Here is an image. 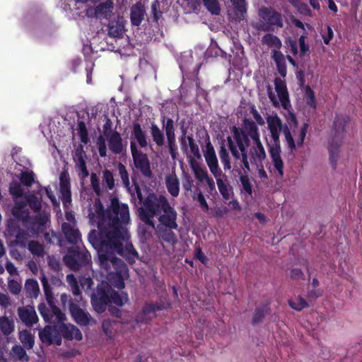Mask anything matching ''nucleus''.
<instances>
[{
  "label": "nucleus",
  "instance_id": "f257e3e1",
  "mask_svg": "<svg viewBox=\"0 0 362 362\" xmlns=\"http://www.w3.org/2000/svg\"><path fill=\"white\" fill-rule=\"evenodd\" d=\"M88 217L91 224H96L98 230H91L88 235L89 243L97 250L99 265L101 269L108 270L112 258L117 254L125 259L129 264H134L139 258V253L132 243H126L127 231L123 224L130 221L129 206L119 203L117 197L110 198V204L106 209L100 198H95L93 208L88 209Z\"/></svg>",
  "mask_w": 362,
  "mask_h": 362
},
{
  "label": "nucleus",
  "instance_id": "f03ea898",
  "mask_svg": "<svg viewBox=\"0 0 362 362\" xmlns=\"http://www.w3.org/2000/svg\"><path fill=\"white\" fill-rule=\"evenodd\" d=\"M160 122L163 129H160L155 122L151 123L149 132L152 141L158 147H162L165 144V135L169 153L174 159L176 158L177 150L175 122L173 119L165 116L161 117Z\"/></svg>",
  "mask_w": 362,
  "mask_h": 362
},
{
  "label": "nucleus",
  "instance_id": "7ed1b4c3",
  "mask_svg": "<svg viewBox=\"0 0 362 362\" xmlns=\"http://www.w3.org/2000/svg\"><path fill=\"white\" fill-rule=\"evenodd\" d=\"M142 205L139 209L141 221L152 229H155L153 218L162 213L170 204L164 195H158L151 191L148 192Z\"/></svg>",
  "mask_w": 362,
  "mask_h": 362
},
{
  "label": "nucleus",
  "instance_id": "20e7f679",
  "mask_svg": "<svg viewBox=\"0 0 362 362\" xmlns=\"http://www.w3.org/2000/svg\"><path fill=\"white\" fill-rule=\"evenodd\" d=\"M349 121L350 118L347 115H337L334 117L332 130V138L329 141L328 146L329 162L333 169L337 168L339 148L343 143L345 127Z\"/></svg>",
  "mask_w": 362,
  "mask_h": 362
},
{
  "label": "nucleus",
  "instance_id": "39448f33",
  "mask_svg": "<svg viewBox=\"0 0 362 362\" xmlns=\"http://www.w3.org/2000/svg\"><path fill=\"white\" fill-rule=\"evenodd\" d=\"M260 23L257 28L264 32L273 31L275 28L284 27V17L281 13L272 7L262 6L259 8Z\"/></svg>",
  "mask_w": 362,
  "mask_h": 362
},
{
  "label": "nucleus",
  "instance_id": "423d86ee",
  "mask_svg": "<svg viewBox=\"0 0 362 362\" xmlns=\"http://www.w3.org/2000/svg\"><path fill=\"white\" fill-rule=\"evenodd\" d=\"M232 133L238 146V140H240L245 146H250V139L253 141L260 140L258 127L251 119L245 118L243 120L242 127H233Z\"/></svg>",
  "mask_w": 362,
  "mask_h": 362
},
{
  "label": "nucleus",
  "instance_id": "0eeeda50",
  "mask_svg": "<svg viewBox=\"0 0 362 362\" xmlns=\"http://www.w3.org/2000/svg\"><path fill=\"white\" fill-rule=\"evenodd\" d=\"M112 287L106 281L98 284L90 295V303L94 310L98 313H103L110 303V295Z\"/></svg>",
  "mask_w": 362,
  "mask_h": 362
},
{
  "label": "nucleus",
  "instance_id": "6e6552de",
  "mask_svg": "<svg viewBox=\"0 0 362 362\" xmlns=\"http://www.w3.org/2000/svg\"><path fill=\"white\" fill-rule=\"evenodd\" d=\"M91 259L90 254L86 249L80 250L78 247H70L64 257L65 264L73 271H78L86 266Z\"/></svg>",
  "mask_w": 362,
  "mask_h": 362
},
{
  "label": "nucleus",
  "instance_id": "1a4fd4ad",
  "mask_svg": "<svg viewBox=\"0 0 362 362\" xmlns=\"http://www.w3.org/2000/svg\"><path fill=\"white\" fill-rule=\"evenodd\" d=\"M130 150L135 168L141 173L144 177L151 179L153 177V171L147 154L139 150L135 141L130 142Z\"/></svg>",
  "mask_w": 362,
  "mask_h": 362
},
{
  "label": "nucleus",
  "instance_id": "9d476101",
  "mask_svg": "<svg viewBox=\"0 0 362 362\" xmlns=\"http://www.w3.org/2000/svg\"><path fill=\"white\" fill-rule=\"evenodd\" d=\"M113 263H110V269H108V279L112 284L119 288H124V276L127 274L128 268L124 262L119 258H112Z\"/></svg>",
  "mask_w": 362,
  "mask_h": 362
},
{
  "label": "nucleus",
  "instance_id": "9b49d317",
  "mask_svg": "<svg viewBox=\"0 0 362 362\" xmlns=\"http://www.w3.org/2000/svg\"><path fill=\"white\" fill-rule=\"evenodd\" d=\"M57 327L47 325L43 329L39 331V338L42 343L46 345L62 344V337Z\"/></svg>",
  "mask_w": 362,
  "mask_h": 362
},
{
  "label": "nucleus",
  "instance_id": "f8f14e48",
  "mask_svg": "<svg viewBox=\"0 0 362 362\" xmlns=\"http://www.w3.org/2000/svg\"><path fill=\"white\" fill-rule=\"evenodd\" d=\"M204 156L213 175L214 177H218L220 175H222V170L218 166L214 148L210 141L206 144L205 149L204 150Z\"/></svg>",
  "mask_w": 362,
  "mask_h": 362
},
{
  "label": "nucleus",
  "instance_id": "ddd939ff",
  "mask_svg": "<svg viewBox=\"0 0 362 362\" xmlns=\"http://www.w3.org/2000/svg\"><path fill=\"white\" fill-rule=\"evenodd\" d=\"M165 309V303L163 301L145 304L141 313L138 315L137 321L144 324H148L155 317V313Z\"/></svg>",
  "mask_w": 362,
  "mask_h": 362
},
{
  "label": "nucleus",
  "instance_id": "4468645a",
  "mask_svg": "<svg viewBox=\"0 0 362 362\" xmlns=\"http://www.w3.org/2000/svg\"><path fill=\"white\" fill-rule=\"evenodd\" d=\"M69 312L74 321L80 326L88 325L92 320L90 315L80 308L76 303L71 302Z\"/></svg>",
  "mask_w": 362,
  "mask_h": 362
},
{
  "label": "nucleus",
  "instance_id": "2eb2a0df",
  "mask_svg": "<svg viewBox=\"0 0 362 362\" xmlns=\"http://www.w3.org/2000/svg\"><path fill=\"white\" fill-rule=\"evenodd\" d=\"M157 216L159 223L157 226H165L168 228H178L177 223V213L171 206H168L162 213Z\"/></svg>",
  "mask_w": 362,
  "mask_h": 362
},
{
  "label": "nucleus",
  "instance_id": "dca6fc26",
  "mask_svg": "<svg viewBox=\"0 0 362 362\" xmlns=\"http://www.w3.org/2000/svg\"><path fill=\"white\" fill-rule=\"evenodd\" d=\"M267 122L273 140L272 144H280L279 133L284 129V124H282L281 119L275 115L268 116Z\"/></svg>",
  "mask_w": 362,
  "mask_h": 362
},
{
  "label": "nucleus",
  "instance_id": "f3484780",
  "mask_svg": "<svg viewBox=\"0 0 362 362\" xmlns=\"http://www.w3.org/2000/svg\"><path fill=\"white\" fill-rule=\"evenodd\" d=\"M255 146H252L248 151L250 162L257 168L262 165V163L266 158V152L260 140L253 141Z\"/></svg>",
  "mask_w": 362,
  "mask_h": 362
},
{
  "label": "nucleus",
  "instance_id": "a211bd4d",
  "mask_svg": "<svg viewBox=\"0 0 362 362\" xmlns=\"http://www.w3.org/2000/svg\"><path fill=\"white\" fill-rule=\"evenodd\" d=\"M18 315L21 322L27 327H33L38 321L34 307L28 305L18 309Z\"/></svg>",
  "mask_w": 362,
  "mask_h": 362
},
{
  "label": "nucleus",
  "instance_id": "6ab92c4d",
  "mask_svg": "<svg viewBox=\"0 0 362 362\" xmlns=\"http://www.w3.org/2000/svg\"><path fill=\"white\" fill-rule=\"evenodd\" d=\"M274 82L275 90L277 93L279 99L281 103L283 108L285 110H288V108L291 107V104L289 101L288 92L287 90L285 81L276 77L275 78Z\"/></svg>",
  "mask_w": 362,
  "mask_h": 362
},
{
  "label": "nucleus",
  "instance_id": "aec40b11",
  "mask_svg": "<svg viewBox=\"0 0 362 362\" xmlns=\"http://www.w3.org/2000/svg\"><path fill=\"white\" fill-rule=\"evenodd\" d=\"M86 153L83 150V146H80L76 148L74 156V161L75 166L78 170V175L84 179L89 175V172L87 169L86 163L85 160Z\"/></svg>",
  "mask_w": 362,
  "mask_h": 362
},
{
  "label": "nucleus",
  "instance_id": "412c9836",
  "mask_svg": "<svg viewBox=\"0 0 362 362\" xmlns=\"http://www.w3.org/2000/svg\"><path fill=\"white\" fill-rule=\"evenodd\" d=\"M107 138L109 149L112 153L119 155L124 151L126 144H123L120 133L113 131Z\"/></svg>",
  "mask_w": 362,
  "mask_h": 362
},
{
  "label": "nucleus",
  "instance_id": "4be33fe9",
  "mask_svg": "<svg viewBox=\"0 0 362 362\" xmlns=\"http://www.w3.org/2000/svg\"><path fill=\"white\" fill-rule=\"evenodd\" d=\"M269 152L274 168L277 170L279 175L282 177L284 175V162L281 157L280 144L270 145Z\"/></svg>",
  "mask_w": 362,
  "mask_h": 362
},
{
  "label": "nucleus",
  "instance_id": "5701e85b",
  "mask_svg": "<svg viewBox=\"0 0 362 362\" xmlns=\"http://www.w3.org/2000/svg\"><path fill=\"white\" fill-rule=\"evenodd\" d=\"M271 303V300H267L262 302L257 307H256L251 320L252 325H256L262 322L265 316L270 313Z\"/></svg>",
  "mask_w": 362,
  "mask_h": 362
},
{
  "label": "nucleus",
  "instance_id": "b1692460",
  "mask_svg": "<svg viewBox=\"0 0 362 362\" xmlns=\"http://www.w3.org/2000/svg\"><path fill=\"white\" fill-rule=\"evenodd\" d=\"M178 228H168L165 226H155V229L158 236L166 242L167 243L174 245L177 243V239L173 230H177Z\"/></svg>",
  "mask_w": 362,
  "mask_h": 362
},
{
  "label": "nucleus",
  "instance_id": "393cba45",
  "mask_svg": "<svg viewBox=\"0 0 362 362\" xmlns=\"http://www.w3.org/2000/svg\"><path fill=\"white\" fill-rule=\"evenodd\" d=\"M187 141L188 142V146L190 148L191 153L194 155V156L197 158H201V153L199 151V146L195 142L192 135L186 136V131H182V135L180 138V144L182 146V149L186 151L187 147Z\"/></svg>",
  "mask_w": 362,
  "mask_h": 362
},
{
  "label": "nucleus",
  "instance_id": "a878e982",
  "mask_svg": "<svg viewBox=\"0 0 362 362\" xmlns=\"http://www.w3.org/2000/svg\"><path fill=\"white\" fill-rule=\"evenodd\" d=\"M146 11L141 2L134 4L130 10V20L133 25L139 26L144 18Z\"/></svg>",
  "mask_w": 362,
  "mask_h": 362
},
{
  "label": "nucleus",
  "instance_id": "bb28decb",
  "mask_svg": "<svg viewBox=\"0 0 362 362\" xmlns=\"http://www.w3.org/2000/svg\"><path fill=\"white\" fill-rule=\"evenodd\" d=\"M62 232L66 240L71 244H76L81 240V234L78 229H76L70 223L64 222L62 225Z\"/></svg>",
  "mask_w": 362,
  "mask_h": 362
},
{
  "label": "nucleus",
  "instance_id": "cd10ccee",
  "mask_svg": "<svg viewBox=\"0 0 362 362\" xmlns=\"http://www.w3.org/2000/svg\"><path fill=\"white\" fill-rule=\"evenodd\" d=\"M113 6V2L111 0L100 3L95 8L94 16L97 18H107L112 12Z\"/></svg>",
  "mask_w": 362,
  "mask_h": 362
},
{
  "label": "nucleus",
  "instance_id": "c85d7f7f",
  "mask_svg": "<svg viewBox=\"0 0 362 362\" xmlns=\"http://www.w3.org/2000/svg\"><path fill=\"white\" fill-rule=\"evenodd\" d=\"M132 136L141 148H146L148 146L146 134L141 124L136 122L132 124Z\"/></svg>",
  "mask_w": 362,
  "mask_h": 362
},
{
  "label": "nucleus",
  "instance_id": "c756f323",
  "mask_svg": "<svg viewBox=\"0 0 362 362\" xmlns=\"http://www.w3.org/2000/svg\"><path fill=\"white\" fill-rule=\"evenodd\" d=\"M165 185L169 194L177 197L180 193V182L175 174L167 175L165 177Z\"/></svg>",
  "mask_w": 362,
  "mask_h": 362
},
{
  "label": "nucleus",
  "instance_id": "7c9ffc66",
  "mask_svg": "<svg viewBox=\"0 0 362 362\" xmlns=\"http://www.w3.org/2000/svg\"><path fill=\"white\" fill-rule=\"evenodd\" d=\"M272 59L275 62L279 74L283 78L286 77L287 69L285 57L283 53L279 50H272Z\"/></svg>",
  "mask_w": 362,
  "mask_h": 362
},
{
  "label": "nucleus",
  "instance_id": "2f4dec72",
  "mask_svg": "<svg viewBox=\"0 0 362 362\" xmlns=\"http://www.w3.org/2000/svg\"><path fill=\"white\" fill-rule=\"evenodd\" d=\"M124 25L123 23L119 20L110 21L107 25V33L110 37H120L123 35Z\"/></svg>",
  "mask_w": 362,
  "mask_h": 362
},
{
  "label": "nucleus",
  "instance_id": "473e14b6",
  "mask_svg": "<svg viewBox=\"0 0 362 362\" xmlns=\"http://www.w3.org/2000/svg\"><path fill=\"white\" fill-rule=\"evenodd\" d=\"M222 175H220L218 177H215L216 179V184L220 194H221L223 199L226 201L229 200L230 199V195L233 194V189L230 186V185L224 182L222 179ZM223 176H225L223 175Z\"/></svg>",
  "mask_w": 362,
  "mask_h": 362
},
{
  "label": "nucleus",
  "instance_id": "72a5a7b5",
  "mask_svg": "<svg viewBox=\"0 0 362 362\" xmlns=\"http://www.w3.org/2000/svg\"><path fill=\"white\" fill-rule=\"evenodd\" d=\"M12 214L16 219L21 221L25 224L28 223L31 220L28 210L25 209V206L23 204L15 206L12 209Z\"/></svg>",
  "mask_w": 362,
  "mask_h": 362
},
{
  "label": "nucleus",
  "instance_id": "f704fd0d",
  "mask_svg": "<svg viewBox=\"0 0 362 362\" xmlns=\"http://www.w3.org/2000/svg\"><path fill=\"white\" fill-rule=\"evenodd\" d=\"M26 297L29 298H37L40 293V287L37 280L28 279L25 283Z\"/></svg>",
  "mask_w": 362,
  "mask_h": 362
},
{
  "label": "nucleus",
  "instance_id": "c9c22d12",
  "mask_svg": "<svg viewBox=\"0 0 362 362\" xmlns=\"http://www.w3.org/2000/svg\"><path fill=\"white\" fill-rule=\"evenodd\" d=\"M25 349V348L21 346V345H14L11 351V356L12 360L15 362H28L30 358L28 356Z\"/></svg>",
  "mask_w": 362,
  "mask_h": 362
},
{
  "label": "nucleus",
  "instance_id": "e433bc0d",
  "mask_svg": "<svg viewBox=\"0 0 362 362\" xmlns=\"http://www.w3.org/2000/svg\"><path fill=\"white\" fill-rule=\"evenodd\" d=\"M48 221L46 215L39 214L35 216H31V220L28 222L31 225V229L40 232L45 229V225Z\"/></svg>",
  "mask_w": 362,
  "mask_h": 362
},
{
  "label": "nucleus",
  "instance_id": "4c0bfd02",
  "mask_svg": "<svg viewBox=\"0 0 362 362\" xmlns=\"http://www.w3.org/2000/svg\"><path fill=\"white\" fill-rule=\"evenodd\" d=\"M102 187L107 190H112L115 187V180L112 172L110 170L105 169L102 173Z\"/></svg>",
  "mask_w": 362,
  "mask_h": 362
},
{
  "label": "nucleus",
  "instance_id": "58836bf2",
  "mask_svg": "<svg viewBox=\"0 0 362 362\" xmlns=\"http://www.w3.org/2000/svg\"><path fill=\"white\" fill-rule=\"evenodd\" d=\"M49 305L51 307L52 322H54V324L58 327L64 324L66 320L65 314L54 305V302L52 303V304H49Z\"/></svg>",
  "mask_w": 362,
  "mask_h": 362
},
{
  "label": "nucleus",
  "instance_id": "ea45409f",
  "mask_svg": "<svg viewBox=\"0 0 362 362\" xmlns=\"http://www.w3.org/2000/svg\"><path fill=\"white\" fill-rule=\"evenodd\" d=\"M15 325L13 320L7 316L0 317V331L4 336H8L13 332Z\"/></svg>",
  "mask_w": 362,
  "mask_h": 362
},
{
  "label": "nucleus",
  "instance_id": "a19ab883",
  "mask_svg": "<svg viewBox=\"0 0 362 362\" xmlns=\"http://www.w3.org/2000/svg\"><path fill=\"white\" fill-rule=\"evenodd\" d=\"M19 340L23 344V347L27 349H31L35 344V337L30 331L24 329L19 332Z\"/></svg>",
  "mask_w": 362,
  "mask_h": 362
},
{
  "label": "nucleus",
  "instance_id": "79ce46f5",
  "mask_svg": "<svg viewBox=\"0 0 362 362\" xmlns=\"http://www.w3.org/2000/svg\"><path fill=\"white\" fill-rule=\"evenodd\" d=\"M109 297L110 303H114L119 307L123 306L129 300L128 295L127 293L122 292V293H119L112 288Z\"/></svg>",
  "mask_w": 362,
  "mask_h": 362
},
{
  "label": "nucleus",
  "instance_id": "37998d69",
  "mask_svg": "<svg viewBox=\"0 0 362 362\" xmlns=\"http://www.w3.org/2000/svg\"><path fill=\"white\" fill-rule=\"evenodd\" d=\"M262 43L267 45L269 47H274L275 50H279L282 46L281 40L272 33H267L262 37Z\"/></svg>",
  "mask_w": 362,
  "mask_h": 362
},
{
  "label": "nucleus",
  "instance_id": "c03bdc74",
  "mask_svg": "<svg viewBox=\"0 0 362 362\" xmlns=\"http://www.w3.org/2000/svg\"><path fill=\"white\" fill-rule=\"evenodd\" d=\"M189 163L197 179H198L200 181H203L205 180V179H206L209 177L206 170H204L200 166V165L194 160V158H190Z\"/></svg>",
  "mask_w": 362,
  "mask_h": 362
},
{
  "label": "nucleus",
  "instance_id": "a18cd8bd",
  "mask_svg": "<svg viewBox=\"0 0 362 362\" xmlns=\"http://www.w3.org/2000/svg\"><path fill=\"white\" fill-rule=\"evenodd\" d=\"M117 170L119 173V175L121 178L122 184L124 187L131 193L133 196L134 193L132 192V189L130 187V181H129V175L127 170L126 166L122 163H118L117 164Z\"/></svg>",
  "mask_w": 362,
  "mask_h": 362
},
{
  "label": "nucleus",
  "instance_id": "49530a36",
  "mask_svg": "<svg viewBox=\"0 0 362 362\" xmlns=\"http://www.w3.org/2000/svg\"><path fill=\"white\" fill-rule=\"evenodd\" d=\"M40 279L41 281V283H42V285L43 287L46 300H47L48 304H52V303H53V301H54V296L52 292V288L49 284L48 279L46 277V276L45 275V274H42Z\"/></svg>",
  "mask_w": 362,
  "mask_h": 362
},
{
  "label": "nucleus",
  "instance_id": "de8ad7c7",
  "mask_svg": "<svg viewBox=\"0 0 362 362\" xmlns=\"http://www.w3.org/2000/svg\"><path fill=\"white\" fill-rule=\"evenodd\" d=\"M14 237L16 239L13 241V245H18L22 248H25L26 247L27 241L29 238L28 231L21 228Z\"/></svg>",
  "mask_w": 362,
  "mask_h": 362
},
{
  "label": "nucleus",
  "instance_id": "09e8293b",
  "mask_svg": "<svg viewBox=\"0 0 362 362\" xmlns=\"http://www.w3.org/2000/svg\"><path fill=\"white\" fill-rule=\"evenodd\" d=\"M288 303L289 306L296 311H301L303 309L310 307L309 303L301 296H298L296 300H288Z\"/></svg>",
  "mask_w": 362,
  "mask_h": 362
},
{
  "label": "nucleus",
  "instance_id": "8fccbe9b",
  "mask_svg": "<svg viewBox=\"0 0 362 362\" xmlns=\"http://www.w3.org/2000/svg\"><path fill=\"white\" fill-rule=\"evenodd\" d=\"M28 250L35 256L43 257L45 254L44 246L36 240H30L28 243Z\"/></svg>",
  "mask_w": 362,
  "mask_h": 362
},
{
  "label": "nucleus",
  "instance_id": "3c124183",
  "mask_svg": "<svg viewBox=\"0 0 362 362\" xmlns=\"http://www.w3.org/2000/svg\"><path fill=\"white\" fill-rule=\"evenodd\" d=\"M238 148L240 151L243 152V159L241 160L242 165L240 168L243 170H246L247 171H250V163H249V156H248V150L247 148L249 146H245L243 144L240 140H238Z\"/></svg>",
  "mask_w": 362,
  "mask_h": 362
},
{
  "label": "nucleus",
  "instance_id": "603ef678",
  "mask_svg": "<svg viewBox=\"0 0 362 362\" xmlns=\"http://www.w3.org/2000/svg\"><path fill=\"white\" fill-rule=\"evenodd\" d=\"M221 162L223 166L224 170H228L231 168V163L229 153L224 146H221L218 152Z\"/></svg>",
  "mask_w": 362,
  "mask_h": 362
},
{
  "label": "nucleus",
  "instance_id": "864d4df0",
  "mask_svg": "<svg viewBox=\"0 0 362 362\" xmlns=\"http://www.w3.org/2000/svg\"><path fill=\"white\" fill-rule=\"evenodd\" d=\"M305 98L307 105L313 110H315L317 107L315 95L309 85L305 87Z\"/></svg>",
  "mask_w": 362,
  "mask_h": 362
},
{
  "label": "nucleus",
  "instance_id": "5fc2aeb1",
  "mask_svg": "<svg viewBox=\"0 0 362 362\" xmlns=\"http://www.w3.org/2000/svg\"><path fill=\"white\" fill-rule=\"evenodd\" d=\"M227 140H228V148H229L234 160H235V162H237L238 160L241 161V160L243 159V152L239 150L237 144L234 143V141L232 140L231 137L228 136Z\"/></svg>",
  "mask_w": 362,
  "mask_h": 362
},
{
  "label": "nucleus",
  "instance_id": "6e6d98bb",
  "mask_svg": "<svg viewBox=\"0 0 362 362\" xmlns=\"http://www.w3.org/2000/svg\"><path fill=\"white\" fill-rule=\"evenodd\" d=\"M205 8L213 15H218L221 8L218 0H202Z\"/></svg>",
  "mask_w": 362,
  "mask_h": 362
},
{
  "label": "nucleus",
  "instance_id": "4d7b16f0",
  "mask_svg": "<svg viewBox=\"0 0 362 362\" xmlns=\"http://www.w3.org/2000/svg\"><path fill=\"white\" fill-rule=\"evenodd\" d=\"M30 208L35 213H38L42 208V201L34 194H30L26 197Z\"/></svg>",
  "mask_w": 362,
  "mask_h": 362
},
{
  "label": "nucleus",
  "instance_id": "13d9d810",
  "mask_svg": "<svg viewBox=\"0 0 362 362\" xmlns=\"http://www.w3.org/2000/svg\"><path fill=\"white\" fill-rule=\"evenodd\" d=\"M78 134L82 143L87 144L89 142L88 132L83 121L78 122Z\"/></svg>",
  "mask_w": 362,
  "mask_h": 362
},
{
  "label": "nucleus",
  "instance_id": "bf43d9fd",
  "mask_svg": "<svg viewBox=\"0 0 362 362\" xmlns=\"http://www.w3.org/2000/svg\"><path fill=\"white\" fill-rule=\"evenodd\" d=\"M240 182L241 183L243 190L248 195L251 196L252 194V186L250 181L248 175L247 173L241 175L240 176Z\"/></svg>",
  "mask_w": 362,
  "mask_h": 362
},
{
  "label": "nucleus",
  "instance_id": "052dcab7",
  "mask_svg": "<svg viewBox=\"0 0 362 362\" xmlns=\"http://www.w3.org/2000/svg\"><path fill=\"white\" fill-rule=\"evenodd\" d=\"M21 182L27 186L30 187L35 181V175L33 171L22 172L20 177Z\"/></svg>",
  "mask_w": 362,
  "mask_h": 362
},
{
  "label": "nucleus",
  "instance_id": "680f3d73",
  "mask_svg": "<svg viewBox=\"0 0 362 362\" xmlns=\"http://www.w3.org/2000/svg\"><path fill=\"white\" fill-rule=\"evenodd\" d=\"M194 180L192 176L187 172L182 173V185L185 192H191L193 186Z\"/></svg>",
  "mask_w": 362,
  "mask_h": 362
},
{
  "label": "nucleus",
  "instance_id": "e2e57ef3",
  "mask_svg": "<svg viewBox=\"0 0 362 362\" xmlns=\"http://www.w3.org/2000/svg\"><path fill=\"white\" fill-rule=\"evenodd\" d=\"M90 184L94 192L98 195L102 194L103 187L100 185V180L95 173H92L90 175Z\"/></svg>",
  "mask_w": 362,
  "mask_h": 362
},
{
  "label": "nucleus",
  "instance_id": "0e129e2a",
  "mask_svg": "<svg viewBox=\"0 0 362 362\" xmlns=\"http://www.w3.org/2000/svg\"><path fill=\"white\" fill-rule=\"evenodd\" d=\"M38 310L45 322H52L51 307L48 308L45 303H40L38 305Z\"/></svg>",
  "mask_w": 362,
  "mask_h": 362
},
{
  "label": "nucleus",
  "instance_id": "69168bd1",
  "mask_svg": "<svg viewBox=\"0 0 362 362\" xmlns=\"http://www.w3.org/2000/svg\"><path fill=\"white\" fill-rule=\"evenodd\" d=\"M237 13L240 14L242 17L247 12L245 0H230Z\"/></svg>",
  "mask_w": 362,
  "mask_h": 362
},
{
  "label": "nucleus",
  "instance_id": "338daca9",
  "mask_svg": "<svg viewBox=\"0 0 362 362\" xmlns=\"http://www.w3.org/2000/svg\"><path fill=\"white\" fill-rule=\"evenodd\" d=\"M72 325H66L64 323L60 325L58 327V329L60 332L61 337L63 336V337L67 340L73 339L72 330H71Z\"/></svg>",
  "mask_w": 362,
  "mask_h": 362
},
{
  "label": "nucleus",
  "instance_id": "774afa93",
  "mask_svg": "<svg viewBox=\"0 0 362 362\" xmlns=\"http://www.w3.org/2000/svg\"><path fill=\"white\" fill-rule=\"evenodd\" d=\"M61 200L64 206H68L71 202V187L60 189Z\"/></svg>",
  "mask_w": 362,
  "mask_h": 362
}]
</instances>
